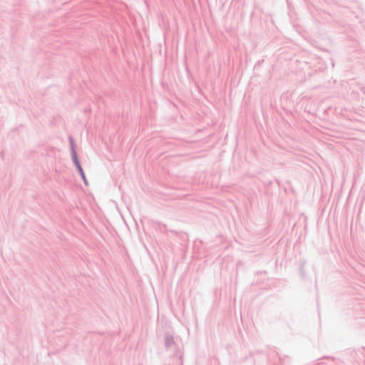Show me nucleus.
<instances>
[{"instance_id": "1", "label": "nucleus", "mask_w": 365, "mask_h": 365, "mask_svg": "<svg viewBox=\"0 0 365 365\" xmlns=\"http://www.w3.org/2000/svg\"><path fill=\"white\" fill-rule=\"evenodd\" d=\"M75 164H76V167H77V168H78V171H79V173H80V174H81V177H82V178H83V181L85 182V184H87V180L86 179L83 170V169H82V168H81V166L80 165L79 161L76 158L75 159Z\"/></svg>"}]
</instances>
